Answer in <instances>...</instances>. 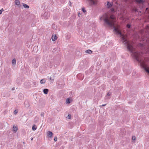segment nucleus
Instances as JSON below:
<instances>
[{"label":"nucleus","instance_id":"obj_1","mask_svg":"<svg viewBox=\"0 0 149 149\" xmlns=\"http://www.w3.org/2000/svg\"><path fill=\"white\" fill-rule=\"evenodd\" d=\"M122 42L125 45H127V48L128 50L130 51V52L132 53V55L138 61H139V54L137 52H134V49L133 48L132 46L130 45L128 41L125 38L124 36H122Z\"/></svg>","mask_w":149,"mask_h":149},{"label":"nucleus","instance_id":"obj_2","mask_svg":"<svg viewBox=\"0 0 149 149\" xmlns=\"http://www.w3.org/2000/svg\"><path fill=\"white\" fill-rule=\"evenodd\" d=\"M110 18L111 20L109 19L107 17L104 19V21L109 26H114L115 21L113 20L115 18L114 16L113 15H112L111 16Z\"/></svg>","mask_w":149,"mask_h":149},{"label":"nucleus","instance_id":"obj_3","mask_svg":"<svg viewBox=\"0 0 149 149\" xmlns=\"http://www.w3.org/2000/svg\"><path fill=\"white\" fill-rule=\"evenodd\" d=\"M140 62L141 66L143 68H145V70L149 73V69H147L146 68H145L146 65L143 62L140 61Z\"/></svg>","mask_w":149,"mask_h":149},{"label":"nucleus","instance_id":"obj_4","mask_svg":"<svg viewBox=\"0 0 149 149\" xmlns=\"http://www.w3.org/2000/svg\"><path fill=\"white\" fill-rule=\"evenodd\" d=\"M57 37L56 35H53L52 37V40L53 41H55L57 40Z\"/></svg>","mask_w":149,"mask_h":149},{"label":"nucleus","instance_id":"obj_5","mask_svg":"<svg viewBox=\"0 0 149 149\" xmlns=\"http://www.w3.org/2000/svg\"><path fill=\"white\" fill-rule=\"evenodd\" d=\"M13 130L14 131V132L15 133L18 130L17 127V126H15L14 125L13 126Z\"/></svg>","mask_w":149,"mask_h":149},{"label":"nucleus","instance_id":"obj_6","mask_svg":"<svg viewBox=\"0 0 149 149\" xmlns=\"http://www.w3.org/2000/svg\"><path fill=\"white\" fill-rule=\"evenodd\" d=\"M47 136H48L49 137L51 138L52 137L53 133L50 131H48L47 132Z\"/></svg>","mask_w":149,"mask_h":149},{"label":"nucleus","instance_id":"obj_7","mask_svg":"<svg viewBox=\"0 0 149 149\" xmlns=\"http://www.w3.org/2000/svg\"><path fill=\"white\" fill-rule=\"evenodd\" d=\"M73 101L72 99L71 98H68L66 99V102H70Z\"/></svg>","mask_w":149,"mask_h":149},{"label":"nucleus","instance_id":"obj_8","mask_svg":"<svg viewBox=\"0 0 149 149\" xmlns=\"http://www.w3.org/2000/svg\"><path fill=\"white\" fill-rule=\"evenodd\" d=\"M112 3H109V2H107V7L108 8H109L111 7L112 6Z\"/></svg>","mask_w":149,"mask_h":149},{"label":"nucleus","instance_id":"obj_9","mask_svg":"<svg viewBox=\"0 0 149 149\" xmlns=\"http://www.w3.org/2000/svg\"><path fill=\"white\" fill-rule=\"evenodd\" d=\"M15 4L17 6L19 5L20 4V1L18 0H15Z\"/></svg>","mask_w":149,"mask_h":149},{"label":"nucleus","instance_id":"obj_10","mask_svg":"<svg viewBox=\"0 0 149 149\" xmlns=\"http://www.w3.org/2000/svg\"><path fill=\"white\" fill-rule=\"evenodd\" d=\"M49 90L47 89H44L43 90V91L44 94H47L48 93Z\"/></svg>","mask_w":149,"mask_h":149},{"label":"nucleus","instance_id":"obj_11","mask_svg":"<svg viewBox=\"0 0 149 149\" xmlns=\"http://www.w3.org/2000/svg\"><path fill=\"white\" fill-rule=\"evenodd\" d=\"M92 52V51L90 49H88L85 51V52L88 54H91Z\"/></svg>","mask_w":149,"mask_h":149},{"label":"nucleus","instance_id":"obj_12","mask_svg":"<svg viewBox=\"0 0 149 149\" xmlns=\"http://www.w3.org/2000/svg\"><path fill=\"white\" fill-rule=\"evenodd\" d=\"M46 82V81L45 79H43L41 80L40 81V83L41 84H45Z\"/></svg>","mask_w":149,"mask_h":149},{"label":"nucleus","instance_id":"obj_13","mask_svg":"<svg viewBox=\"0 0 149 149\" xmlns=\"http://www.w3.org/2000/svg\"><path fill=\"white\" fill-rule=\"evenodd\" d=\"M36 126V125H33L32 127V130H33L35 131L37 127H35Z\"/></svg>","mask_w":149,"mask_h":149},{"label":"nucleus","instance_id":"obj_14","mask_svg":"<svg viewBox=\"0 0 149 149\" xmlns=\"http://www.w3.org/2000/svg\"><path fill=\"white\" fill-rule=\"evenodd\" d=\"M136 0V2L139 3H142L143 2V1L142 0Z\"/></svg>","mask_w":149,"mask_h":149},{"label":"nucleus","instance_id":"obj_15","mask_svg":"<svg viewBox=\"0 0 149 149\" xmlns=\"http://www.w3.org/2000/svg\"><path fill=\"white\" fill-rule=\"evenodd\" d=\"M23 6L25 8H29V6L27 4L25 3H23Z\"/></svg>","mask_w":149,"mask_h":149},{"label":"nucleus","instance_id":"obj_16","mask_svg":"<svg viewBox=\"0 0 149 149\" xmlns=\"http://www.w3.org/2000/svg\"><path fill=\"white\" fill-rule=\"evenodd\" d=\"M12 63L13 64H15L16 63V60L15 58H14L13 59Z\"/></svg>","mask_w":149,"mask_h":149},{"label":"nucleus","instance_id":"obj_17","mask_svg":"<svg viewBox=\"0 0 149 149\" xmlns=\"http://www.w3.org/2000/svg\"><path fill=\"white\" fill-rule=\"evenodd\" d=\"M132 140L133 141H135L136 140V137L135 136H133L132 138Z\"/></svg>","mask_w":149,"mask_h":149},{"label":"nucleus","instance_id":"obj_18","mask_svg":"<svg viewBox=\"0 0 149 149\" xmlns=\"http://www.w3.org/2000/svg\"><path fill=\"white\" fill-rule=\"evenodd\" d=\"M82 10L83 12L84 13H85L86 12V10L84 8H82Z\"/></svg>","mask_w":149,"mask_h":149},{"label":"nucleus","instance_id":"obj_19","mask_svg":"<svg viewBox=\"0 0 149 149\" xmlns=\"http://www.w3.org/2000/svg\"><path fill=\"white\" fill-rule=\"evenodd\" d=\"M68 118L69 119H70L71 118V116L70 114H69L68 115Z\"/></svg>","mask_w":149,"mask_h":149},{"label":"nucleus","instance_id":"obj_20","mask_svg":"<svg viewBox=\"0 0 149 149\" xmlns=\"http://www.w3.org/2000/svg\"><path fill=\"white\" fill-rule=\"evenodd\" d=\"M57 140V138L56 137H54V140L55 141H56Z\"/></svg>","mask_w":149,"mask_h":149},{"label":"nucleus","instance_id":"obj_21","mask_svg":"<svg viewBox=\"0 0 149 149\" xmlns=\"http://www.w3.org/2000/svg\"><path fill=\"white\" fill-rule=\"evenodd\" d=\"M17 113V111L16 110H15L14 112V113L15 114H16Z\"/></svg>","mask_w":149,"mask_h":149},{"label":"nucleus","instance_id":"obj_22","mask_svg":"<svg viewBox=\"0 0 149 149\" xmlns=\"http://www.w3.org/2000/svg\"><path fill=\"white\" fill-rule=\"evenodd\" d=\"M127 27L128 28H130L131 27V26L130 24H127Z\"/></svg>","mask_w":149,"mask_h":149},{"label":"nucleus","instance_id":"obj_23","mask_svg":"<svg viewBox=\"0 0 149 149\" xmlns=\"http://www.w3.org/2000/svg\"><path fill=\"white\" fill-rule=\"evenodd\" d=\"M3 11V10L2 9H1L0 10V14H2V12Z\"/></svg>","mask_w":149,"mask_h":149},{"label":"nucleus","instance_id":"obj_24","mask_svg":"<svg viewBox=\"0 0 149 149\" xmlns=\"http://www.w3.org/2000/svg\"><path fill=\"white\" fill-rule=\"evenodd\" d=\"M44 113L43 112H42L41 113V116H43V117L44 116Z\"/></svg>","mask_w":149,"mask_h":149},{"label":"nucleus","instance_id":"obj_25","mask_svg":"<svg viewBox=\"0 0 149 149\" xmlns=\"http://www.w3.org/2000/svg\"><path fill=\"white\" fill-rule=\"evenodd\" d=\"M111 93H108L107 94V95L108 96H110L111 95Z\"/></svg>","mask_w":149,"mask_h":149},{"label":"nucleus","instance_id":"obj_26","mask_svg":"<svg viewBox=\"0 0 149 149\" xmlns=\"http://www.w3.org/2000/svg\"><path fill=\"white\" fill-rule=\"evenodd\" d=\"M106 104H102V105H100V107H101V106H105L106 105Z\"/></svg>","mask_w":149,"mask_h":149},{"label":"nucleus","instance_id":"obj_27","mask_svg":"<svg viewBox=\"0 0 149 149\" xmlns=\"http://www.w3.org/2000/svg\"><path fill=\"white\" fill-rule=\"evenodd\" d=\"M111 11H113L114 10V9L113 8H112L111 9Z\"/></svg>","mask_w":149,"mask_h":149},{"label":"nucleus","instance_id":"obj_28","mask_svg":"<svg viewBox=\"0 0 149 149\" xmlns=\"http://www.w3.org/2000/svg\"><path fill=\"white\" fill-rule=\"evenodd\" d=\"M50 79L51 80V81H54V79H52H52H51V77H50Z\"/></svg>","mask_w":149,"mask_h":149},{"label":"nucleus","instance_id":"obj_29","mask_svg":"<svg viewBox=\"0 0 149 149\" xmlns=\"http://www.w3.org/2000/svg\"><path fill=\"white\" fill-rule=\"evenodd\" d=\"M114 30L115 31H117V29H116L115 27H114Z\"/></svg>","mask_w":149,"mask_h":149},{"label":"nucleus","instance_id":"obj_30","mask_svg":"<svg viewBox=\"0 0 149 149\" xmlns=\"http://www.w3.org/2000/svg\"><path fill=\"white\" fill-rule=\"evenodd\" d=\"M90 0L91 1H92V2H93V4H94V1H93V0Z\"/></svg>","mask_w":149,"mask_h":149},{"label":"nucleus","instance_id":"obj_31","mask_svg":"<svg viewBox=\"0 0 149 149\" xmlns=\"http://www.w3.org/2000/svg\"><path fill=\"white\" fill-rule=\"evenodd\" d=\"M80 14H81V13H78V15L79 16V15H80Z\"/></svg>","mask_w":149,"mask_h":149},{"label":"nucleus","instance_id":"obj_32","mask_svg":"<svg viewBox=\"0 0 149 149\" xmlns=\"http://www.w3.org/2000/svg\"><path fill=\"white\" fill-rule=\"evenodd\" d=\"M118 34H120V35H121V33L120 32H118Z\"/></svg>","mask_w":149,"mask_h":149},{"label":"nucleus","instance_id":"obj_33","mask_svg":"<svg viewBox=\"0 0 149 149\" xmlns=\"http://www.w3.org/2000/svg\"><path fill=\"white\" fill-rule=\"evenodd\" d=\"M33 138H31V141H32V140H33Z\"/></svg>","mask_w":149,"mask_h":149},{"label":"nucleus","instance_id":"obj_34","mask_svg":"<svg viewBox=\"0 0 149 149\" xmlns=\"http://www.w3.org/2000/svg\"><path fill=\"white\" fill-rule=\"evenodd\" d=\"M23 143L24 144L25 143H24V142H23Z\"/></svg>","mask_w":149,"mask_h":149},{"label":"nucleus","instance_id":"obj_35","mask_svg":"<svg viewBox=\"0 0 149 149\" xmlns=\"http://www.w3.org/2000/svg\"><path fill=\"white\" fill-rule=\"evenodd\" d=\"M146 9V10H147L148 9V8H147Z\"/></svg>","mask_w":149,"mask_h":149}]
</instances>
